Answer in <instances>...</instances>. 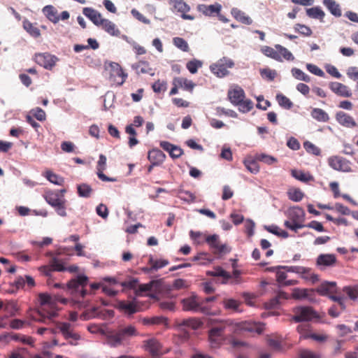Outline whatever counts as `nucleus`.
Wrapping results in <instances>:
<instances>
[{
	"label": "nucleus",
	"instance_id": "1",
	"mask_svg": "<svg viewBox=\"0 0 358 358\" xmlns=\"http://www.w3.org/2000/svg\"><path fill=\"white\" fill-rule=\"evenodd\" d=\"M41 308H39L37 314L39 318H35L36 320L41 322H46V320H51L57 315V309L55 308V303L59 301L63 304H66L68 300L59 296L52 297L46 293H41L38 296Z\"/></svg>",
	"mask_w": 358,
	"mask_h": 358
},
{
	"label": "nucleus",
	"instance_id": "2",
	"mask_svg": "<svg viewBox=\"0 0 358 358\" xmlns=\"http://www.w3.org/2000/svg\"><path fill=\"white\" fill-rule=\"evenodd\" d=\"M138 334L136 327L129 325L109 332L107 335V342L110 346L116 348L124 344L131 338L136 336Z\"/></svg>",
	"mask_w": 358,
	"mask_h": 358
},
{
	"label": "nucleus",
	"instance_id": "3",
	"mask_svg": "<svg viewBox=\"0 0 358 358\" xmlns=\"http://www.w3.org/2000/svg\"><path fill=\"white\" fill-rule=\"evenodd\" d=\"M227 96L230 102L236 106H238L240 111L247 113L253 108V103L250 99H245V94L244 90L239 86H235L229 90Z\"/></svg>",
	"mask_w": 358,
	"mask_h": 358
},
{
	"label": "nucleus",
	"instance_id": "4",
	"mask_svg": "<svg viewBox=\"0 0 358 358\" xmlns=\"http://www.w3.org/2000/svg\"><path fill=\"white\" fill-rule=\"evenodd\" d=\"M182 310L194 313H201L205 315H212V308L208 305H203L201 297L196 294L182 299Z\"/></svg>",
	"mask_w": 358,
	"mask_h": 358
},
{
	"label": "nucleus",
	"instance_id": "5",
	"mask_svg": "<svg viewBox=\"0 0 358 358\" xmlns=\"http://www.w3.org/2000/svg\"><path fill=\"white\" fill-rule=\"evenodd\" d=\"M288 217L289 220H286L284 223L287 228L296 231L297 229L305 227V224H303L305 217V212L303 208L298 206L289 208Z\"/></svg>",
	"mask_w": 358,
	"mask_h": 358
},
{
	"label": "nucleus",
	"instance_id": "6",
	"mask_svg": "<svg viewBox=\"0 0 358 358\" xmlns=\"http://www.w3.org/2000/svg\"><path fill=\"white\" fill-rule=\"evenodd\" d=\"M88 278L85 275H78L76 278L71 280L66 285L62 283H55V288L67 289L71 294L80 292V296L83 298L87 294L84 287L87 285Z\"/></svg>",
	"mask_w": 358,
	"mask_h": 358
},
{
	"label": "nucleus",
	"instance_id": "7",
	"mask_svg": "<svg viewBox=\"0 0 358 358\" xmlns=\"http://www.w3.org/2000/svg\"><path fill=\"white\" fill-rule=\"evenodd\" d=\"M218 327H213L208 331V340L213 348L218 347L224 341V331L227 326L232 325L231 320H227L220 322Z\"/></svg>",
	"mask_w": 358,
	"mask_h": 358
},
{
	"label": "nucleus",
	"instance_id": "8",
	"mask_svg": "<svg viewBox=\"0 0 358 358\" xmlns=\"http://www.w3.org/2000/svg\"><path fill=\"white\" fill-rule=\"evenodd\" d=\"M292 320L295 322H308L318 317L317 312L310 306H296L293 308Z\"/></svg>",
	"mask_w": 358,
	"mask_h": 358
},
{
	"label": "nucleus",
	"instance_id": "9",
	"mask_svg": "<svg viewBox=\"0 0 358 358\" xmlns=\"http://www.w3.org/2000/svg\"><path fill=\"white\" fill-rule=\"evenodd\" d=\"M234 62L232 59L228 57H222L217 61L215 63L210 66L211 72L218 78H223L229 75V69L233 68Z\"/></svg>",
	"mask_w": 358,
	"mask_h": 358
},
{
	"label": "nucleus",
	"instance_id": "10",
	"mask_svg": "<svg viewBox=\"0 0 358 358\" xmlns=\"http://www.w3.org/2000/svg\"><path fill=\"white\" fill-rule=\"evenodd\" d=\"M57 329L71 345H76L81 338L80 335L74 331L72 324L69 322H58Z\"/></svg>",
	"mask_w": 358,
	"mask_h": 358
},
{
	"label": "nucleus",
	"instance_id": "11",
	"mask_svg": "<svg viewBox=\"0 0 358 358\" xmlns=\"http://www.w3.org/2000/svg\"><path fill=\"white\" fill-rule=\"evenodd\" d=\"M328 164L333 169L342 172H352L351 162L342 157L332 156L328 159Z\"/></svg>",
	"mask_w": 358,
	"mask_h": 358
},
{
	"label": "nucleus",
	"instance_id": "12",
	"mask_svg": "<svg viewBox=\"0 0 358 358\" xmlns=\"http://www.w3.org/2000/svg\"><path fill=\"white\" fill-rule=\"evenodd\" d=\"M205 241L216 255L227 254L230 251L225 244L221 243L217 234L207 236L205 238Z\"/></svg>",
	"mask_w": 358,
	"mask_h": 358
},
{
	"label": "nucleus",
	"instance_id": "13",
	"mask_svg": "<svg viewBox=\"0 0 358 358\" xmlns=\"http://www.w3.org/2000/svg\"><path fill=\"white\" fill-rule=\"evenodd\" d=\"M168 2L173 12L181 13L182 19L189 20L194 19L193 15L187 14L189 11L190 7L183 0H168Z\"/></svg>",
	"mask_w": 358,
	"mask_h": 358
},
{
	"label": "nucleus",
	"instance_id": "14",
	"mask_svg": "<svg viewBox=\"0 0 358 358\" xmlns=\"http://www.w3.org/2000/svg\"><path fill=\"white\" fill-rule=\"evenodd\" d=\"M35 62L46 69H52L55 65L57 58L49 53H38L34 56Z\"/></svg>",
	"mask_w": 358,
	"mask_h": 358
},
{
	"label": "nucleus",
	"instance_id": "15",
	"mask_svg": "<svg viewBox=\"0 0 358 358\" xmlns=\"http://www.w3.org/2000/svg\"><path fill=\"white\" fill-rule=\"evenodd\" d=\"M143 348L150 355L162 352V344L155 338L144 341Z\"/></svg>",
	"mask_w": 358,
	"mask_h": 358
},
{
	"label": "nucleus",
	"instance_id": "16",
	"mask_svg": "<svg viewBox=\"0 0 358 358\" xmlns=\"http://www.w3.org/2000/svg\"><path fill=\"white\" fill-rule=\"evenodd\" d=\"M106 169V157L103 155H100L99 161L97 162L96 169H97V176L98 178L104 182H115L116 181V178H109L106 176L103 171Z\"/></svg>",
	"mask_w": 358,
	"mask_h": 358
},
{
	"label": "nucleus",
	"instance_id": "17",
	"mask_svg": "<svg viewBox=\"0 0 358 358\" xmlns=\"http://www.w3.org/2000/svg\"><path fill=\"white\" fill-rule=\"evenodd\" d=\"M330 90L339 96L350 97L352 92L349 87L343 83L338 82H331L329 83Z\"/></svg>",
	"mask_w": 358,
	"mask_h": 358
},
{
	"label": "nucleus",
	"instance_id": "18",
	"mask_svg": "<svg viewBox=\"0 0 358 358\" xmlns=\"http://www.w3.org/2000/svg\"><path fill=\"white\" fill-rule=\"evenodd\" d=\"M237 329L248 331L251 333H257L260 334L263 331V327L260 324L250 322H242L236 324Z\"/></svg>",
	"mask_w": 358,
	"mask_h": 358
},
{
	"label": "nucleus",
	"instance_id": "19",
	"mask_svg": "<svg viewBox=\"0 0 358 358\" xmlns=\"http://www.w3.org/2000/svg\"><path fill=\"white\" fill-rule=\"evenodd\" d=\"M336 120L341 125L345 127L354 128L357 126V123L354 118L343 111H338L336 113Z\"/></svg>",
	"mask_w": 358,
	"mask_h": 358
},
{
	"label": "nucleus",
	"instance_id": "20",
	"mask_svg": "<svg viewBox=\"0 0 358 358\" xmlns=\"http://www.w3.org/2000/svg\"><path fill=\"white\" fill-rule=\"evenodd\" d=\"M110 79H113V77H119L120 78V80L117 81V84L118 85H122L126 80L127 77V74L125 73L121 66L115 62H112L110 64Z\"/></svg>",
	"mask_w": 358,
	"mask_h": 358
},
{
	"label": "nucleus",
	"instance_id": "21",
	"mask_svg": "<svg viewBox=\"0 0 358 358\" xmlns=\"http://www.w3.org/2000/svg\"><path fill=\"white\" fill-rule=\"evenodd\" d=\"M166 155L157 148L148 152V159L153 165L160 166L166 159Z\"/></svg>",
	"mask_w": 358,
	"mask_h": 358
},
{
	"label": "nucleus",
	"instance_id": "22",
	"mask_svg": "<svg viewBox=\"0 0 358 358\" xmlns=\"http://www.w3.org/2000/svg\"><path fill=\"white\" fill-rule=\"evenodd\" d=\"M83 13L89 18L95 25L99 27L104 18L102 15L95 9L86 7L83 9Z\"/></svg>",
	"mask_w": 358,
	"mask_h": 358
},
{
	"label": "nucleus",
	"instance_id": "23",
	"mask_svg": "<svg viewBox=\"0 0 358 358\" xmlns=\"http://www.w3.org/2000/svg\"><path fill=\"white\" fill-rule=\"evenodd\" d=\"M336 263V257L333 254H321L317 258V265L318 266H333Z\"/></svg>",
	"mask_w": 358,
	"mask_h": 358
},
{
	"label": "nucleus",
	"instance_id": "24",
	"mask_svg": "<svg viewBox=\"0 0 358 358\" xmlns=\"http://www.w3.org/2000/svg\"><path fill=\"white\" fill-rule=\"evenodd\" d=\"M173 85L182 88L186 91L192 92L195 87V84L190 80L183 77L174 78Z\"/></svg>",
	"mask_w": 358,
	"mask_h": 358
},
{
	"label": "nucleus",
	"instance_id": "25",
	"mask_svg": "<svg viewBox=\"0 0 358 358\" xmlns=\"http://www.w3.org/2000/svg\"><path fill=\"white\" fill-rule=\"evenodd\" d=\"M132 68L138 75L149 74L150 76H153L155 74L153 69L150 67L149 62L146 61H139L135 64H133Z\"/></svg>",
	"mask_w": 358,
	"mask_h": 358
},
{
	"label": "nucleus",
	"instance_id": "26",
	"mask_svg": "<svg viewBox=\"0 0 358 358\" xmlns=\"http://www.w3.org/2000/svg\"><path fill=\"white\" fill-rule=\"evenodd\" d=\"M99 27L111 36H118L120 34V31L117 26L108 19L104 18Z\"/></svg>",
	"mask_w": 358,
	"mask_h": 358
},
{
	"label": "nucleus",
	"instance_id": "27",
	"mask_svg": "<svg viewBox=\"0 0 358 358\" xmlns=\"http://www.w3.org/2000/svg\"><path fill=\"white\" fill-rule=\"evenodd\" d=\"M207 275L213 277H222L223 278L222 282L224 284L228 283L232 277L229 272L220 266L215 267L213 271H208Z\"/></svg>",
	"mask_w": 358,
	"mask_h": 358
},
{
	"label": "nucleus",
	"instance_id": "28",
	"mask_svg": "<svg viewBox=\"0 0 358 358\" xmlns=\"http://www.w3.org/2000/svg\"><path fill=\"white\" fill-rule=\"evenodd\" d=\"M231 13L237 21L244 24L250 25L252 23V20L245 13L237 8H233Z\"/></svg>",
	"mask_w": 358,
	"mask_h": 358
},
{
	"label": "nucleus",
	"instance_id": "29",
	"mask_svg": "<svg viewBox=\"0 0 358 358\" xmlns=\"http://www.w3.org/2000/svg\"><path fill=\"white\" fill-rule=\"evenodd\" d=\"M143 325H159L168 326V319L163 316H155L152 317H143L141 319Z\"/></svg>",
	"mask_w": 358,
	"mask_h": 358
},
{
	"label": "nucleus",
	"instance_id": "30",
	"mask_svg": "<svg viewBox=\"0 0 358 358\" xmlns=\"http://www.w3.org/2000/svg\"><path fill=\"white\" fill-rule=\"evenodd\" d=\"M43 13L52 22L56 24L59 21V15H58L57 10L53 6H45L43 8Z\"/></svg>",
	"mask_w": 358,
	"mask_h": 358
},
{
	"label": "nucleus",
	"instance_id": "31",
	"mask_svg": "<svg viewBox=\"0 0 358 358\" xmlns=\"http://www.w3.org/2000/svg\"><path fill=\"white\" fill-rule=\"evenodd\" d=\"M45 199L53 208L59 206L65 199L62 198L57 192H48L45 196Z\"/></svg>",
	"mask_w": 358,
	"mask_h": 358
},
{
	"label": "nucleus",
	"instance_id": "32",
	"mask_svg": "<svg viewBox=\"0 0 358 358\" xmlns=\"http://www.w3.org/2000/svg\"><path fill=\"white\" fill-rule=\"evenodd\" d=\"M117 308L129 315H132L138 311L136 305L131 301H120L117 302Z\"/></svg>",
	"mask_w": 358,
	"mask_h": 358
},
{
	"label": "nucleus",
	"instance_id": "33",
	"mask_svg": "<svg viewBox=\"0 0 358 358\" xmlns=\"http://www.w3.org/2000/svg\"><path fill=\"white\" fill-rule=\"evenodd\" d=\"M221 5L215 3L213 5L206 6L204 4L199 5L198 9L206 15H212L215 13H219L221 10Z\"/></svg>",
	"mask_w": 358,
	"mask_h": 358
},
{
	"label": "nucleus",
	"instance_id": "34",
	"mask_svg": "<svg viewBox=\"0 0 358 358\" xmlns=\"http://www.w3.org/2000/svg\"><path fill=\"white\" fill-rule=\"evenodd\" d=\"M323 4L327 8L329 12L335 17H341L342 12L338 3L334 0H324Z\"/></svg>",
	"mask_w": 358,
	"mask_h": 358
},
{
	"label": "nucleus",
	"instance_id": "35",
	"mask_svg": "<svg viewBox=\"0 0 358 358\" xmlns=\"http://www.w3.org/2000/svg\"><path fill=\"white\" fill-rule=\"evenodd\" d=\"M181 326L192 328V329H198L203 325V322L196 317H189L184 319L180 324Z\"/></svg>",
	"mask_w": 358,
	"mask_h": 358
},
{
	"label": "nucleus",
	"instance_id": "36",
	"mask_svg": "<svg viewBox=\"0 0 358 358\" xmlns=\"http://www.w3.org/2000/svg\"><path fill=\"white\" fill-rule=\"evenodd\" d=\"M311 116L318 122H327L329 120V115L324 110L318 108L312 110Z\"/></svg>",
	"mask_w": 358,
	"mask_h": 358
},
{
	"label": "nucleus",
	"instance_id": "37",
	"mask_svg": "<svg viewBox=\"0 0 358 358\" xmlns=\"http://www.w3.org/2000/svg\"><path fill=\"white\" fill-rule=\"evenodd\" d=\"M275 48H276L277 53L280 57V62H282L283 59L287 61H293L294 59V57L293 56L292 53L286 48L280 45H275Z\"/></svg>",
	"mask_w": 358,
	"mask_h": 358
},
{
	"label": "nucleus",
	"instance_id": "38",
	"mask_svg": "<svg viewBox=\"0 0 358 358\" xmlns=\"http://www.w3.org/2000/svg\"><path fill=\"white\" fill-rule=\"evenodd\" d=\"M243 164L247 170L253 174L257 173L259 171V166L256 159H254L251 157L245 158Z\"/></svg>",
	"mask_w": 358,
	"mask_h": 358
},
{
	"label": "nucleus",
	"instance_id": "39",
	"mask_svg": "<svg viewBox=\"0 0 358 358\" xmlns=\"http://www.w3.org/2000/svg\"><path fill=\"white\" fill-rule=\"evenodd\" d=\"M306 14L308 17L314 19H318L320 21H322L325 16L324 12L317 6L306 9Z\"/></svg>",
	"mask_w": 358,
	"mask_h": 358
},
{
	"label": "nucleus",
	"instance_id": "40",
	"mask_svg": "<svg viewBox=\"0 0 358 358\" xmlns=\"http://www.w3.org/2000/svg\"><path fill=\"white\" fill-rule=\"evenodd\" d=\"M23 27L31 36L35 38H37L41 35L39 29L28 20H24L23 21Z\"/></svg>",
	"mask_w": 358,
	"mask_h": 358
},
{
	"label": "nucleus",
	"instance_id": "41",
	"mask_svg": "<svg viewBox=\"0 0 358 358\" xmlns=\"http://www.w3.org/2000/svg\"><path fill=\"white\" fill-rule=\"evenodd\" d=\"M287 196L291 201L299 202L303 199L304 194L300 189L290 188L287 191Z\"/></svg>",
	"mask_w": 358,
	"mask_h": 358
},
{
	"label": "nucleus",
	"instance_id": "42",
	"mask_svg": "<svg viewBox=\"0 0 358 358\" xmlns=\"http://www.w3.org/2000/svg\"><path fill=\"white\" fill-rule=\"evenodd\" d=\"M291 174L294 178L301 182H307L313 180V177L310 174L301 171L292 170Z\"/></svg>",
	"mask_w": 358,
	"mask_h": 358
},
{
	"label": "nucleus",
	"instance_id": "43",
	"mask_svg": "<svg viewBox=\"0 0 358 358\" xmlns=\"http://www.w3.org/2000/svg\"><path fill=\"white\" fill-rule=\"evenodd\" d=\"M241 305V302L233 299H226L223 301V306L227 310H231L234 312H238L239 306Z\"/></svg>",
	"mask_w": 358,
	"mask_h": 358
},
{
	"label": "nucleus",
	"instance_id": "44",
	"mask_svg": "<svg viewBox=\"0 0 358 358\" xmlns=\"http://www.w3.org/2000/svg\"><path fill=\"white\" fill-rule=\"evenodd\" d=\"M262 53L266 57H271L276 61H280V57L276 52V48H273L270 46L264 45L261 49Z\"/></svg>",
	"mask_w": 358,
	"mask_h": 358
},
{
	"label": "nucleus",
	"instance_id": "45",
	"mask_svg": "<svg viewBox=\"0 0 358 358\" xmlns=\"http://www.w3.org/2000/svg\"><path fill=\"white\" fill-rule=\"evenodd\" d=\"M336 287L335 282H326L322 284L318 289L317 292L320 294L324 296L327 295L330 293H332L334 291Z\"/></svg>",
	"mask_w": 358,
	"mask_h": 358
},
{
	"label": "nucleus",
	"instance_id": "46",
	"mask_svg": "<svg viewBox=\"0 0 358 358\" xmlns=\"http://www.w3.org/2000/svg\"><path fill=\"white\" fill-rule=\"evenodd\" d=\"M77 189H78V194L81 197L88 198L90 196V195L92 192V187L86 183H82V184L78 185Z\"/></svg>",
	"mask_w": 358,
	"mask_h": 358
},
{
	"label": "nucleus",
	"instance_id": "47",
	"mask_svg": "<svg viewBox=\"0 0 358 358\" xmlns=\"http://www.w3.org/2000/svg\"><path fill=\"white\" fill-rule=\"evenodd\" d=\"M276 100L278 104L285 109H290L293 106V103L290 99L282 94L276 95Z\"/></svg>",
	"mask_w": 358,
	"mask_h": 358
},
{
	"label": "nucleus",
	"instance_id": "48",
	"mask_svg": "<svg viewBox=\"0 0 358 358\" xmlns=\"http://www.w3.org/2000/svg\"><path fill=\"white\" fill-rule=\"evenodd\" d=\"M291 72L293 77L299 80H302L306 83H309L310 81V76L299 69L293 68Z\"/></svg>",
	"mask_w": 358,
	"mask_h": 358
},
{
	"label": "nucleus",
	"instance_id": "49",
	"mask_svg": "<svg viewBox=\"0 0 358 358\" xmlns=\"http://www.w3.org/2000/svg\"><path fill=\"white\" fill-rule=\"evenodd\" d=\"M173 43L176 47L183 52H188L189 50L187 42L181 37H174L173 38Z\"/></svg>",
	"mask_w": 358,
	"mask_h": 358
},
{
	"label": "nucleus",
	"instance_id": "50",
	"mask_svg": "<svg viewBox=\"0 0 358 358\" xmlns=\"http://www.w3.org/2000/svg\"><path fill=\"white\" fill-rule=\"evenodd\" d=\"M309 289L294 288L292 290V298L297 300L303 299L308 296Z\"/></svg>",
	"mask_w": 358,
	"mask_h": 358
},
{
	"label": "nucleus",
	"instance_id": "51",
	"mask_svg": "<svg viewBox=\"0 0 358 358\" xmlns=\"http://www.w3.org/2000/svg\"><path fill=\"white\" fill-rule=\"evenodd\" d=\"M294 30L303 36H310L313 34L311 29L300 23H297L294 27Z\"/></svg>",
	"mask_w": 358,
	"mask_h": 358
},
{
	"label": "nucleus",
	"instance_id": "52",
	"mask_svg": "<svg viewBox=\"0 0 358 358\" xmlns=\"http://www.w3.org/2000/svg\"><path fill=\"white\" fill-rule=\"evenodd\" d=\"M45 177L50 182L55 185H62L64 182V180L62 177L59 176L50 171H46Z\"/></svg>",
	"mask_w": 358,
	"mask_h": 358
},
{
	"label": "nucleus",
	"instance_id": "53",
	"mask_svg": "<svg viewBox=\"0 0 358 358\" xmlns=\"http://www.w3.org/2000/svg\"><path fill=\"white\" fill-rule=\"evenodd\" d=\"M202 62L194 59L187 63L186 67L191 73L194 74L197 72L198 69L202 66Z\"/></svg>",
	"mask_w": 358,
	"mask_h": 358
},
{
	"label": "nucleus",
	"instance_id": "54",
	"mask_svg": "<svg viewBox=\"0 0 358 358\" xmlns=\"http://www.w3.org/2000/svg\"><path fill=\"white\" fill-rule=\"evenodd\" d=\"M149 264L152 265V268H154L155 271H157L168 265L169 261L166 259H154L152 257H150Z\"/></svg>",
	"mask_w": 358,
	"mask_h": 358
},
{
	"label": "nucleus",
	"instance_id": "55",
	"mask_svg": "<svg viewBox=\"0 0 358 358\" xmlns=\"http://www.w3.org/2000/svg\"><path fill=\"white\" fill-rule=\"evenodd\" d=\"M178 196L181 200H183L187 203L194 202L196 199L195 196L192 192L185 190H180L178 192Z\"/></svg>",
	"mask_w": 358,
	"mask_h": 358
},
{
	"label": "nucleus",
	"instance_id": "56",
	"mask_svg": "<svg viewBox=\"0 0 358 358\" xmlns=\"http://www.w3.org/2000/svg\"><path fill=\"white\" fill-rule=\"evenodd\" d=\"M303 147L308 153L313 154L315 156H318L321 153L320 149L310 141L305 142L303 143Z\"/></svg>",
	"mask_w": 358,
	"mask_h": 358
},
{
	"label": "nucleus",
	"instance_id": "57",
	"mask_svg": "<svg viewBox=\"0 0 358 358\" xmlns=\"http://www.w3.org/2000/svg\"><path fill=\"white\" fill-rule=\"evenodd\" d=\"M350 299L355 300L358 298V288L356 287L346 286L343 289Z\"/></svg>",
	"mask_w": 358,
	"mask_h": 358
},
{
	"label": "nucleus",
	"instance_id": "58",
	"mask_svg": "<svg viewBox=\"0 0 358 358\" xmlns=\"http://www.w3.org/2000/svg\"><path fill=\"white\" fill-rule=\"evenodd\" d=\"M285 270L287 272H292L301 274H306L310 272V270L302 266H285Z\"/></svg>",
	"mask_w": 358,
	"mask_h": 358
},
{
	"label": "nucleus",
	"instance_id": "59",
	"mask_svg": "<svg viewBox=\"0 0 358 358\" xmlns=\"http://www.w3.org/2000/svg\"><path fill=\"white\" fill-rule=\"evenodd\" d=\"M189 236L192 240H194L196 243L201 244L203 241H205V238L207 236L206 235L202 234L200 231H191L189 232Z\"/></svg>",
	"mask_w": 358,
	"mask_h": 358
},
{
	"label": "nucleus",
	"instance_id": "60",
	"mask_svg": "<svg viewBox=\"0 0 358 358\" xmlns=\"http://www.w3.org/2000/svg\"><path fill=\"white\" fill-rule=\"evenodd\" d=\"M256 159L260 162H263L267 164H272L273 163L276 162L275 158L265 154H260L257 155Z\"/></svg>",
	"mask_w": 358,
	"mask_h": 358
},
{
	"label": "nucleus",
	"instance_id": "61",
	"mask_svg": "<svg viewBox=\"0 0 358 358\" xmlns=\"http://www.w3.org/2000/svg\"><path fill=\"white\" fill-rule=\"evenodd\" d=\"M152 88L155 92L159 93L161 92H164L166 90V83L158 80L157 82L153 83Z\"/></svg>",
	"mask_w": 358,
	"mask_h": 358
},
{
	"label": "nucleus",
	"instance_id": "62",
	"mask_svg": "<svg viewBox=\"0 0 358 358\" xmlns=\"http://www.w3.org/2000/svg\"><path fill=\"white\" fill-rule=\"evenodd\" d=\"M306 68L313 74H315L320 77L324 76V73L323 72V71L315 64H308L306 65Z\"/></svg>",
	"mask_w": 358,
	"mask_h": 358
},
{
	"label": "nucleus",
	"instance_id": "63",
	"mask_svg": "<svg viewBox=\"0 0 358 358\" xmlns=\"http://www.w3.org/2000/svg\"><path fill=\"white\" fill-rule=\"evenodd\" d=\"M300 358H320L318 354H316L309 350H302L300 352Z\"/></svg>",
	"mask_w": 358,
	"mask_h": 358
},
{
	"label": "nucleus",
	"instance_id": "64",
	"mask_svg": "<svg viewBox=\"0 0 358 358\" xmlns=\"http://www.w3.org/2000/svg\"><path fill=\"white\" fill-rule=\"evenodd\" d=\"M348 76L353 80H358V68L356 66L350 67L347 71Z\"/></svg>",
	"mask_w": 358,
	"mask_h": 358
}]
</instances>
